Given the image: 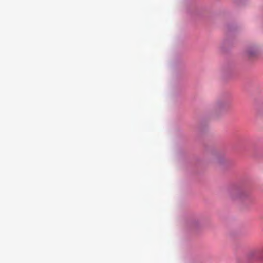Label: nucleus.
I'll return each instance as SVG.
<instances>
[{"label":"nucleus","mask_w":263,"mask_h":263,"mask_svg":"<svg viewBox=\"0 0 263 263\" xmlns=\"http://www.w3.org/2000/svg\"><path fill=\"white\" fill-rule=\"evenodd\" d=\"M230 194L234 198H240L242 195V192L239 189H234L230 191Z\"/></svg>","instance_id":"f257e3e1"},{"label":"nucleus","mask_w":263,"mask_h":263,"mask_svg":"<svg viewBox=\"0 0 263 263\" xmlns=\"http://www.w3.org/2000/svg\"><path fill=\"white\" fill-rule=\"evenodd\" d=\"M256 53H257V51H256V50H254V51H252H252H251L250 50H248V51H247V55H248V56H249V57H252V56H254V55H256Z\"/></svg>","instance_id":"f03ea898"},{"label":"nucleus","mask_w":263,"mask_h":263,"mask_svg":"<svg viewBox=\"0 0 263 263\" xmlns=\"http://www.w3.org/2000/svg\"><path fill=\"white\" fill-rule=\"evenodd\" d=\"M255 254V251H251L248 254V256H249V257H252Z\"/></svg>","instance_id":"7ed1b4c3"}]
</instances>
